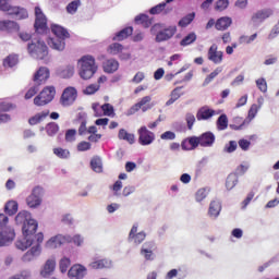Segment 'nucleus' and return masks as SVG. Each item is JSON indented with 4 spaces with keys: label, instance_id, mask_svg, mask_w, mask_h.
Listing matches in <instances>:
<instances>
[{
    "label": "nucleus",
    "instance_id": "1",
    "mask_svg": "<svg viewBox=\"0 0 279 279\" xmlns=\"http://www.w3.org/2000/svg\"><path fill=\"white\" fill-rule=\"evenodd\" d=\"M16 226H22L23 234H36L38 230V221L32 218V213L22 210L15 216Z\"/></svg>",
    "mask_w": 279,
    "mask_h": 279
},
{
    "label": "nucleus",
    "instance_id": "2",
    "mask_svg": "<svg viewBox=\"0 0 279 279\" xmlns=\"http://www.w3.org/2000/svg\"><path fill=\"white\" fill-rule=\"evenodd\" d=\"M51 32L54 34V37L49 39L48 45L57 51H64V47H66L64 40L70 36L69 31L58 24H53L51 26Z\"/></svg>",
    "mask_w": 279,
    "mask_h": 279
},
{
    "label": "nucleus",
    "instance_id": "3",
    "mask_svg": "<svg viewBox=\"0 0 279 279\" xmlns=\"http://www.w3.org/2000/svg\"><path fill=\"white\" fill-rule=\"evenodd\" d=\"M97 63L90 54L83 56L78 60V75L82 80H90L97 73Z\"/></svg>",
    "mask_w": 279,
    "mask_h": 279
},
{
    "label": "nucleus",
    "instance_id": "4",
    "mask_svg": "<svg viewBox=\"0 0 279 279\" xmlns=\"http://www.w3.org/2000/svg\"><path fill=\"white\" fill-rule=\"evenodd\" d=\"M49 80V70L45 66L38 69L33 78V84L25 94V99H32L38 90H40L41 84H45Z\"/></svg>",
    "mask_w": 279,
    "mask_h": 279
},
{
    "label": "nucleus",
    "instance_id": "5",
    "mask_svg": "<svg viewBox=\"0 0 279 279\" xmlns=\"http://www.w3.org/2000/svg\"><path fill=\"white\" fill-rule=\"evenodd\" d=\"M175 32H178L177 26L165 28L162 24H155L150 28V34L155 36V43H167V40H171L172 36H175Z\"/></svg>",
    "mask_w": 279,
    "mask_h": 279
},
{
    "label": "nucleus",
    "instance_id": "6",
    "mask_svg": "<svg viewBox=\"0 0 279 279\" xmlns=\"http://www.w3.org/2000/svg\"><path fill=\"white\" fill-rule=\"evenodd\" d=\"M28 53L31 58H34L35 60H45L47 62V57L49 56V48L47 47V44L45 41L37 39L33 40L27 46Z\"/></svg>",
    "mask_w": 279,
    "mask_h": 279
},
{
    "label": "nucleus",
    "instance_id": "7",
    "mask_svg": "<svg viewBox=\"0 0 279 279\" xmlns=\"http://www.w3.org/2000/svg\"><path fill=\"white\" fill-rule=\"evenodd\" d=\"M0 10L1 12H7V14L13 16L17 21H23V19H27L28 16L27 10L12 5V1L10 0H0Z\"/></svg>",
    "mask_w": 279,
    "mask_h": 279
},
{
    "label": "nucleus",
    "instance_id": "8",
    "mask_svg": "<svg viewBox=\"0 0 279 279\" xmlns=\"http://www.w3.org/2000/svg\"><path fill=\"white\" fill-rule=\"evenodd\" d=\"M45 196V189L37 185L32 190V193L26 197V204L28 208H38L43 204V197Z\"/></svg>",
    "mask_w": 279,
    "mask_h": 279
},
{
    "label": "nucleus",
    "instance_id": "9",
    "mask_svg": "<svg viewBox=\"0 0 279 279\" xmlns=\"http://www.w3.org/2000/svg\"><path fill=\"white\" fill-rule=\"evenodd\" d=\"M53 97H56V87L48 86L34 98V104L35 106H47V104H51V101H53Z\"/></svg>",
    "mask_w": 279,
    "mask_h": 279
},
{
    "label": "nucleus",
    "instance_id": "10",
    "mask_svg": "<svg viewBox=\"0 0 279 279\" xmlns=\"http://www.w3.org/2000/svg\"><path fill=\"white\" fill-rule=\"evenodd\" d=\"M36 239V245H33L32 248L25 253L22 257V260L24 263H31V260H34V258H37V256H40V243H43V241H45V235L43 234V232H39L35 235Z\"/></svg>",
    "mask_w": 279,
    "mask_h": 279
},
{
    "label": "nucleus",
    "instance_id": "11",
    "mask_svg": "<svg viewBox=\"0 0 279 279\" xmlns=\"http://www.w3.org/2000/svg\"><path fill=\"white\" fill-rule=\"evenodd\" d=\"M16 239V232L12 227H4L0 230V247H10L11 243H14Z\"/></svg>",
    "mask_w": 279,
    "mask_h": 279
},
{
    "label": "nucleus",
    "instance_id": "12",
    "mask_svg": "<svg viewBox=\"0 0 279 279\" xmlns=\"http://www.w3.org/2000/svg\"><path fill=\"white\" fill-rule=\"evenodd\" d=\"M75 99H77V89L75 87H66L61 95L60 104L63 108H69V106L75 104Z\"/></svg>",
    "mask_w": 279,
    "mask_h": 279
},
{
    "label": "nucleus",
    "instance_id": "13",
    "mask_svg": "<svg viewBox=\"0 0 279 279\" xmlns=\"http://www.w3.org/2000/svg\"><path fill=\"white\" fill-rule=\"evenodd\" d=\"M64 243H71V235L57 234L46 242L45 247L47 250H57V247H61Z\"/></svg>",
    "mask_w": 279,
    "mask_h": 279
},
{
    "label": "nucleus",
    "instance_id": "14",
    "mask_svg": "<svg viewBox=\"0 0 279 279\" xmlns=\"http://www.w3.org/2000/svg\"><path fill=\"white\" fill-rule=\"evenodd\" d=\"M35 29L37 34H45L47 32V16H45V13H43V10L40 7L35 8Z\"/></svg>",
    "mask_w": 279,
    "mask_h": 279
},
{
    "label": "nucleus",
    "instance_id": "15",
    "mask_svg": "<svg viewBox=\"0 0 279 279\" xmlns=\"http://www.w3.org/2000/svg\"><path fill=\"white\" fill-rule=\"evenodd\" d=\"M222 208L223 207L221 204V199L219 198L211 199L208 206L207 217L211 219V221H217V219H219L221 215Z\"/></svg>",
    "mask_w": 279,
    "mask_h": 279
},
{
    "label": "nucleus",
    "instance_id": "16",
    "mask_svg": "<svg viewBox=\"0 0 279 279\" xmlns=\"http://www.w3.org/2000/svg\"><path fill=\"white\" fill-rule=\"evenodd\" d=\"M151 101V96L143 97L137 104L133 105L128 111L126 117H132V114H136L138 110L143 112H147V110H151V106L147 105Z\"/></svg>",
    "mask_w": 279,
    "mask_h": 279
},
{
    "label": "nucleus",
    "instance_id": "17",
    "mask_svg": "<svg viewBox=\"0 0 279 279\" xmlns=\"http://www.w3.org/2000/svg\"><path fill=\"white\" fill-rule=\"evenodd\" d=\"M137 134H138L140 145H143V146L151 145V143L156 141V134H154V132L151 131H148L147 126H141L137 130Z\"/></svg>",
    "mask_w": 279,
    "mask_h": 279
},
{
    "label": "nucleus",
    "instance_id": "18",
    "mask_svg": "<svg viewBox=\"0 0 279 279\" xmlns=\"http://www.w3.org/2000/svg\"><path fill=\"white\" fill-rule=\"evenodd\" d=\"M15 245L17 250H22V252H25L27 247H32V245H36V234L23 233V238L17 240Z\"/></svg>",
    "mask_w": 279,
    "mask_h": 279
},
{
    "label": "nucleus",
    "instance_id": "19",
    "mask_svg": "<svg viewBox=\"0 0 279 279\" xmlns=\"http://www.w3.org/2000/svg\"><path fill=\"white\" fill-rule=\"evenodd\" d=\"M147 239V233L145 231L138 232V223H134L129 233L130 243H134L135 245H141L143 241Z\"/></svg>",
    "mask_w": 279,
    "mask_h": 279
},
{
    "label": "nucleus",
    "instance_id": "20",
    "mask_svg": "<svg viewBox=\"0 0 279 279\" xmlns=\"http://www.w3.org/2000/svg\"><path fill=\"white\" fill-rule=\"evenodd\" d=\"M156 251V243L154 241H147L145 242L140 251L141 256L145 258V260H155L156 254L154 252Z\"/></svg>",
    "mask_w": 279,
    "mask_h": 279
},
{
    "label": "nucleus",
    "instance_id": "21",
    "mask_svg": "<svg viewBox=\"0 0 279 279\" xmlns=\"http://www.w3.org/2000/svg\"><path fill=\"white\" fill-rule=\"evenodd\" d=\"M56 257L48 258L40 268L39 274L41 278H51L56 271Z\"/></svg>",
    "mask_w": 279,
    "mask_h": 279
},
{
    "label": "nucleus",
    "instance_id": "22",
    "mask_svg": "<svg viewBox=\"0 0 279 279\" xmlns=\"http://www.w3.org/2000/svg\"><path fill=\"white\" fill-rule=\"evenodd\" d=\"M219 47L217 44L210 46L207 52V58L214 64H221L223 62V51H218Z\"/></svg>",
    "mask_w": 279,
    "mask_h": 279
},
{
    "label": "nucleus",
    "instance_id": "23",
    "mask_svg": "<svg viewBox=\"0 0 279 279\" xmlns=\"http://www.w3.org/2000/svg\"><path fill=\"white\" fill-rule=\"evenodd\" d=\"M69 278L83 279L86 276V267L82 265H74L68 271Z\"/></svg>",
    "mask_w": 279,
    "mask_h": 279
},
{
    "label": "nucleus",
    "instance_id": "24",
    "mask_svg": "<svg viewBox=\"0 0 279 279\" xmlns=\"http://www.w3.org/2000/svg\"><path fill=\"white\" fill-rule=\"evenodd\" d=\"M201 141V147H213L215 145V133L205 132L201 136H198Z\"/></svg>",
    "mask_w": 279,
    "mask_h": 279
},
{
    "label": "nucleus",
    "instance_id": "25",
    "mask_svg": "<svg viewBox=\"0 0 279 279\" xmlns=\"http://www.w3.org/2000/svg\"><path fill=\"white\" fill-rule=\"evenodd\" d=\"M211 117H215V110L208 107H202L196 113L197 121H208Z\"/></svg>",
    "mask_w": 279,
    "mask_h": 279
},
{
    "label": "nucleus",
    "instance_id": "26",
    "mask_svg": "<svg viewBox=\"0 0 279 279\" xmlns=\"http://www.w3.org/2000/svg\"><path fill=\"white\" fill-rule=\"evenodd\" d=\"M77 121L80 123L78 135L80 136H86V134H88V128H86V123H88L86 113L80 112L77 114Z\"/></svg>",
    "mask_w": 279,
    "mask_h": 279
},
{
    "label": "nucleus",
    "instance_id": "27",
    "mask_svg": "<svg viewBox=\"0 0 279 279\" xmlns=\"http://www.w3.org/2000/svg\"><path fill=\"white\" fill-rule=\"evenodd\" d=\"M90 269H110L112 260L110 259H95L89 264Z\"/></svg>",
    "mask_w": 279,
    "mask_h": 279
},
{
    "label": "nucleus",
    "instance_id": "28",
    "mask_svg": "<svg viewBox=\"0 0 279 279\" xmlns=\"http://www.w3.org/2000/svg\"><path fill=\"white\" fill-rule=\"evenodd\" d=\"M102 69L105 73H116V71H119V61L114 59L106 60L102 63Z\"/></svg>",
    "mask_w": 279,
    "mask_h": 279
},
{
    "label": "nucleus",
    "instance_id": "29",
    "mask_svg": "<svg viewBox=\"0 0 279 279\" xmlns=\"http://www.w3.org/2000/svg\"><path fill=\"white\" fill-rule=\"evenodd\" d=\"M230 25H232V17L222 16L216 21V29L218 32H226Z\"/></svg>",
    "mask_w": 279,
    "mask_h": 279
},
{
    "label": "nucleus",
    "instance_id": "30",
    "mask_svg": "<svg viewBox=\"0 0 279 279\" xmlns=\"http://www.w3.org/2000/svg\"><path fill=\"white\" fill-rule=\"evenodd\" d=\"M271 15V10L266 9V10H260L257 11L255 14L252 16L253 23H263V21H266V19H269Z\"/></svg>",
    "mask_w": 279,
    "mask_h": 279
},
{
    "label": "nucleus",
    "instance_id": "31",
    "mask_svg": "<svg viewBox=\"0 0 279 279\" xmlns=\"http://www.w3.org/2000/svg\"><path fill=\"white\" fill-rule=\"evenodd\" d=\"M119 141H126L130 145H134L136 137L132 133H128L125 129H120L118 133Z\"/></svg>",
    "mask_w": 279,
    "mask_h": 279
},
{
    "label": "nucleus",
    "instance_id": "32",
    "mask_svg": "<svg viewBox=\"0 0 279 279\" xmlns=\"http://www.w3.org/2000/svg\"><path fill=\"white\" fill-rule=\"evenodd\" d=\"M75 74V65L68 64L64 68H61L59 70L60 77H63L64 80H69L70 77H73Z\"/></svg>",
    "mask_w": 279,
    "mask_h": 279
},
{
    "label": "nucleus",
    "instance_id": "33",
    "mask_svg": "<svg viewBox=\"0 0 279 279\" xmlns=\"http://www.w3.org/2000/svg\"><path fill=\"white\" fill-rule=\"evenodd\" d=\"M47 117H49V110L41 111L29 118L28 123L29 125H38V123H43V121L46 120Z\"/></svg>",
    "mask_w": 279,
    "mask_h": 279
},
{
    "label": "nucleus",
    "instance_id": "34",
    "mask_svg": "<svg viewBox=\"0 0 279 279\" xmlns=\"http://www.w3.org/2000/svg\"><path fill=\"white\" fill-rule=\"evenodd\" d=\"M90 168L95 173H101L104 171V161H101V157L94 156L90 160Z\"/></svg>",
    "mask_w": 279,
    "mask_h": 279
},
{
    "label": "nucleus",
    "instance_id": "35",
    "mask_svg": "<svg viewBox=\"0 0 279 279\" xmlns=\"http://www.w3.org/2000/svg\"><path fill=\"white\" fill-rule=\"evenodd\" d=\"M5 215L12 217L19 213V203L16 201H9L4 206Z\"/></svg>",
    "mask_w": 279,
    "mask_h": 279
},
{
    "label": "nucleus",
    "instance_id": "36",
    "mask_svg": "<svg viewBox=\"0 0 279 279\" xmlns=\"http://www.w3.org/2000/svg\"><path fill=\"white\" fill-rule=\"evenodd\" d=\"M133 32H134V28L125 27L116 34V36L113 37V40H119V41L125 40L128 36H132Z\"/></svg>",
    "mask_w": 279,
    "mask_h": 279
},
{
    "label": "nucleus",
    "instance_id": "37",
    "mask_svg": "<svg viewBox=\"0 0 279 279\" xmlns=\"http://www.w3.org/2000/svg\"><path fill=\"white\" fill-rule=\"evenodd\" d=\"M209 193H210V189L208 187L198 189L195 193V202H197L198 204H202V202H204V199L208 197Z\"/></svg>",
    "mask_w": 279,
    "mask_h": 279
},
{
    "label": "nucleus",
    "instance_id": "38",
    "mask_svg": "<svg viewBox=\"0 0 279 279\" xmlns=\"http://www.w3.org/2000/svg\"><path fill=\"white\" fill-rule=\"evenodd\" d=\"M19 64V56L16 54H10L3 60V66L5 69H13V66H16Z\"/></svg>",
    "mask_w": 279,
    "mask_h": 279
},
{
    "label": "nucleus",
    "instance_id": "39",
    "mask_svg": "<svg viewBox=\"0 0 279 279\" xmlns=\"http://www.w3.org/2000/svg\"><path fill=\"white\" fill-rule=\"evenodd\" d=\"M180 90H182V87H175L171 92L170 99L166 102V106H173V104H175V101L182 97L183 94L180 93Z\"/></svg>",
    "mask_w": 279,
    "mask_h": 279
},
{
    "label": "nucleus",
    "instance_id": "40",
    "mask_svg": "<svg viewBox=\"0 0 279 279\" xmlns=\"http://www.w3.org/2000/svg\"><path fill=\"white\" fill-rule=\"evenodd\" d=\"M135 23L137 25H143V27H151V21L149 20V15L147 14H140L135 16Z\"/></svg>",
    "mask_w": 279,
    "mask_h": 279
},
{
    "label": "nucleus",
    "instance_id": "41",
    "mask_svg": "<svg viewBox=\"0 0 279 279\" xmlns=\"http://www.w3.org/2000/svg\"><path fill=\"white\" fill-rule=\"evenodd\" d=\"M239 184V177L236 173H231L227 177L226 186L228 191H232L233 187Z\"/></svg>",
    "mask_w": 279,
    "mask_h": 279
},
{
    "label": "nucleus",
    "instance_id": "42",
    "mask_svg": "<svg viewBox=\"0 0 279 279\" xmlns=\"http://www.w3.org/2000/svg\"><path fill=\"white\" fill-rule=\"evenodd\" d=\"M239 149V143L236 141H229L222 148L223 154H234Z\"/></svg>",
    "mask_w": 279,
    "mask_h": 279
},
{
    "label": "nucleus",
    "instance_id": "43",
    "mask_svg": "<svg viewBox=\"0 0 279 279\" xmlns=\"http://www.w3.org/2000/svg\"><path fill=\"white\" fill-rule=\"evenodd\" d=\"M217 130L220 132H223V130H228V116L226 113H222L216 122Z\"/></svg>",
    "mask_w": 279,
    "mask_h": 279
},
{
    "label": "nucleus",
    "instance_id": "44",
    "mask_svg": "<svg viewBox=\"0 0 279 279\" xmlns=\"http://www.w3.org/2000/svg\"><path fill=\"white\" fill-rule=\"evenodd\" d=\"M45 130L48 136H56V134L60 132V125H58L56 122H50L46 125Z\"/></svg>",
    "mask_w": 279,
    "mask_h": 279
},
{
    "label": "nucleus",
    "instance_id": "45",
    "mask_svg": "<svg viewBox=\"0 0 279 279\" xmlns=\"http://www.w3.org/2000/svg\"><path fill=\"white\" fill-rule=\"evenodd\" d=\"M197 40V35L195 33L187 34L181 41V47H189V45H193Z\"/></svg>",
    "mask_w": 279,
    "mask_h": 279
},
{
    "label": "nucleus",
    "instance_id": "46",
    "mask_svg": "<svg viewBox=\"0 0 279 279\" xmlns=\"http://www.w3.org/2000/svg\"><path fill=\"white\" fill-rule=\"evenodd\" d=\"M223 71L222 66H218L215 69V71H213L203 82V86H208V84H210V82H213V80H215V77H217V75H219V73H221Z\"/></svg>",
    "mask_w": 279,
    "mask_h": 279
},
{
    "label": "nucleus",
    "instance_id": "47",
    "mask_svg": "<svg viewBox=\"0 0 279 279\" xmlns=\"http://www.w3.org/2000/svg\"><path fill=\"white\" fill-rule=\"evenodd\" d=\"M53 154L54 156H57V158H61L63 160H66V158L71 156V151H69V149H64L61 147L53 148Z\"/></svg>",
    "mask_w": 279,
    "mask_h": 279
},
{
    "label": "nucleus",
    "instance_id": "48",
    "mask_svg": "<svg viewBox=\"0 0 279 279\" xmlns=\"http://www.w3.org/2000/svg\"><path fill=\"white\" fill-rule=\"evenodd\" d=\"M194 20H195V12L189 13L182 20L179 21V26L187 27V25H191V23H193Z\"/></svg>",
    "mask_w": 279,
    "mask_h": 279
},
{
    "label": "nucleus",
    "instance_id": "49",
    "mask_svg": "<svg viewBox=\"0 0 279 279\" xmlns=\"http://www.w3.org/2000/svg\"><path fill=\"white\" fill-rule=\"evenodd\" d=\"M258 38V34H253L251 36L242 35L239 38L240 45H252V43L255 41V39Z\"/></svg>",
    "mask_w": 279,
    "mask_h": 279
},
{
    "label": "nucleus",
    "instance_id": "50",
    "mask_svg": "<svg viewBox=\"0 0 279 279\" xmlns=\"http://www.w3.org/2000/svg\"><path fill=\"white\" fill-rule=\"evenodd\" d=\"M82 5V1L80 0H73L66 5V12L68 14H75L77 12V9Z\"/></svg>",
    "mask_w": 279,
    "mask_h": 279
},
{
    "label": "nucleus",
    "instance_id": "51",
    "mask_svg": "<svg viewBox=\"0 0 279 279\" xmlns=\"http://www.w3.org/2000/svg\"><path fill=\"white\" fill-rule=\"evenodd\" d=\"M108 51L111 53V56H119V53L123 51V45L119 43L111 44L108 48Z\"/></svg>",
    "mask_w": 279,
    "mask_h": 279
},
{
    "label": "nucleus",
    "instance_id": "52",
    "mask_svg": "<svg viewBox=\"0 0 279 279\" xmlns=\"http://www.w3.org/2000/svg\"><path fill=\"white\" fill-rule=\"evenodd\" d=\"M4 32H19V24L14 21H3Z\"/></svg>",
    "mask_w": 279,
    "mask_h": 279
},
{
    "label": "nucleus",
    "instance_id": "53",
    "mask_svg": "<svg viewBox=\"0 0 279 279\" xmlns=\"http://www.w3.org/2000/svg\"><path fill=\"white\" fill-rule=\"evenodd\" d=\"M69 267H71V259H69V257H63L59 263L61 274H66Z\"/></svg>",
    "mask_w": 279,
    "mask_h": 279
},
{
    "label": "nucleus",
    "instance_id": "54",
    "mask_svg": "<svg viewBox=\"0 0 279 279\" xmlns=\"http://www.w3.org/2000/svg\"><path fill=\"white\" fill-rule=\"evenodd\" d=\"M258 110H260V107H258V105L253 104L251 106L247 114L248 121H254V119H256V116L258 114Z\"/></svg>",
    "mask_w": 279,
    "mask_h": 279
},
{
    "label": "nucleus",
    "instance_id": "55",
    "mask_svg": "<svg viewBox=\"0 0 279 279\" xmlns=\"http://www.w3.org/2000/svg\"><path fill=\"white\" fill-rule=\"evenodd\" d=\"M101 110L105 117H114V107L110 104H105L101 106Z\"/></svg>",
    "mask_w": 279,
    "mask_h": 279
},
{
    "label": "nucleus",
    "instance_id": "56",
    "mask_svg": "<svg viewBox=\"0 0 279 279\" xmlns=\"http://www.w3.org/2000/svg\"><path fill=\"white\" fill-rule=\"evenodd\" d=\"M229 5H230V1H228V0H218L216 2L215 10H217L218 12H223V10H227Z\"/></svg>",
    "mask_w": 279,
    "mask_h": 279
},
{
    "label": "nucleus",
    "instance_id": "57",
    "mask_svg": "<svg viewBox=\"0 0 279 279\" xmlns=\"http://www.w3.org/2000/svg\"><path fill=\"white\" fill-rule=\"evenodd\" d=\"M255 84H256L258 90H260V93L267 92V81L265 80V77L256 80Z\"/></svg>",
    "mask_w": 279,
    "mask_h": 279
},
{
    "label": "nucleus",
    "instance_id": "58",
    "mask_svg": "<svg viewBox=\"0 0 279 279\" xmlns=\"http://www.w3.org/2000/svg\"><path fill=\"white\" fill-rule=\"evenodd\" d=\"M74 243L77 247H82L84 245V236L81 234H75L74 236H71V242Z\"/></svg>",
    "mask_w": 279,
    "mask_h": 279
},
{
    "label": "nucleus",
    "instance_id": "59",
    "mask_svg": "<svg viewBox=\"0 0 279 279\" xmlns=\"http://www.w3.org/2000/svg\"><path fill=\"white\" fill-rule=\"evenodd\" d=\"M97 90H99V84H92L89 86H87L83 93L84 95H95V93H97Z\"/></svg>",
    "mask_w": 279,
    "mask_h": 279
},
{
    "label": "nucleus",
    "instance_id": "60",
    "mask_svg": "<svg viewBox=\"0 0 279 279\" xmlns=\"http://www.w3.org/2000/svg\"><path fill=\"white\" fill-rule=\"evenodd\" d=\"M165 8H167V3L166 2H161L155 7H153L149 12L150 14H160V12H162L165 10Z\"/></svg>",
    "mask_w": 279,
    "mask_h": 279
},
{
    "label": "nucleus",
    "instance_id": "61",
    "mask_svg": "<svg viewBox=\"0 0 279 279\" xmlns=\"http://www.w3.org/2000/svg\"><path fill=\"white\" fill-rule=\"evenodd\" d=\"M93 147V144H90L89 142H80L77 144V151H88L90 150V148Z\"/></svg>",
    "mask_w": 279,
    "mask_h": 279
},
{
    "label": "nucleus",
    "instance_id": "62",
    "mask_svg": "<svg viewBox=\"0 0 279 279\" xmlns=\"http://www.w3.org/2000/svg\"><path fill=\"white\" fill-rule=\"evenodd\" d=\"M75 134H77V131L75 129H70L65 132V141L68 143H73L75 141Z\"/></svg>",
    "mask_w": 279,
    "mask_h": 279
},
{
    "label": "nucleus",
    "instance_id": "63",
    "mask_svg": "<svg viewBox=\"0 0 279 279\" xmlns=\"http://www.w3.org/2000/svg\"><path fill=\"white\" fill-rule=\"evenodd\" d=\"M185 121L187 123V130H193V125H195V116L193 113H186Z\"/></svg>",
    "mask_w": 279,
    "mask_h": 279
},
{
    "label": "nucleus",
    "instance_id": "64",
    "mask_svg": "<svg viewBox=\"0 0 279 279\" xmlns=\"http://www.w3.org/2000/svg\"><path fill=\"white\" fill-rule=\"evenodd\" d=\"M173 278L184 279V276H181L178 269H171L167 272L166 279H173Z\"/></svg>",
    "mask_w": 279,
    "mask_h": 279
}]
</instances>
